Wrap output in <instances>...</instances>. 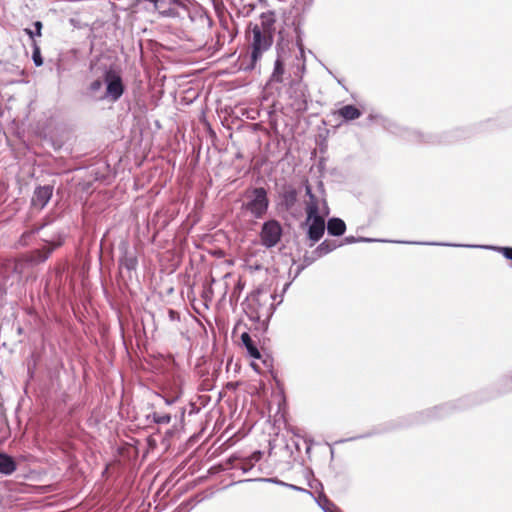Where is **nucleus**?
Listing matches in <instances>:
<instances>
[{"label": "nucleus", "instance_id": "1", "mask_svg": "<svg viewBox=\"0 0 512 512\" xmlns=\"http://www.w3.org/2000/svg\"><path fill=\"white\" fill-rule=\"evenodd\" d=\"M246 197L247 201L242 204V210L249 212L256 219H262L267 213L270 203L266 189L263 187L253 188L246 193Z\"/></svg>", "mask_w": 512, "mask_h": 512}, {"label": "nucleus", "instance_id": "2", "mask_svg": "<svg viewBox=\"0 0 512 512\" xmlns=\"http://www.w3.org/2000/svg\"><path fill=\"white\" fill-rule=\"evenodd\" d=\"M273 295H264L257 291L251 296L249 309H251L249 317L256 321H267L274 313Z\"/></svg>", "mask_w": 512, "mask_h": 512}, {"label": "nucleus", "instance_id": "3", "mask_svg": "<svg viewBox=\"0 0 512 512\" xmlns=\"http://www.w3.org/2000/svg\"><path fill=\"white\" fill-rule=\"evenodd\" d=\"M250 30L252 33V51L250 64L246 67V70L254 69L257 61L262 57V54L267 51L273 43V36L264 33L263 29H259L258 24L250 25Z\"/></svg>", "mask_w": 512, "mask_h": 512}, {"label": "nucleus", "instance_id": "4", "mask_svg": "<svg viewBox=\"0 0 512 512\" xmlns=\"http://www.w3.org/2000/svg\"><path fill=\"white\" fill-rule=\"evenodd\" d=\"M305 192L308 197V200L305 201L306 215H309V218H312L314 215L328 216L330 209L325 199L323 183H318V192L316 193L312 191L309 184H306Z\"/></svg>", "mask_w": 512, "mask_h": 512}, {"label": "nucleus", "instance_id": "5", "mask_svg": "<svg viewBox=\"0 0 512 512\" xmlns=\"http://www.w3.org/2000/svg\"><path fill=\"white\" fill-rule=\"evenodd\" d=\"M105 91L99 96V100L117 102L125 91V86L121 75L114 69L105 68L104 73Z\"/></svg>", "mask_w": 512, "mask_h": 512}, {"label": "nucleus", "instance_id": "6", "mask_svg": "<svg viewBox=\"0 0 512 512\" xmlns=\"http://www.w3.org/2000/svg\"><path fill=\"white\" fill-rule=\"evenodd\" d=\"M283 229L279 221L270 219L262 224L259 233L260 243L266 249L275 247L282 238Z\"/></svg>", "mask_w": 512, "mask_h": 512}, {"label": "nucleus", "instance_id": "7", "mask_svg": "<svg viewBox=\"0 0 512 512\" xmlns=\"http://www.w3.org/2000/svg\"><path fill=\"white\" fill-rule=\"evenodd\" d=\"M291 56L288 44L277 45V57L274 62V68L270 76L269 82L282 83L284 81L285 65Z\"/></svg>", "mask_w": 512, "mask_h": 512}, {"label": "nucleus", "instance_id": "8", "mask_svg": "<svg viewBox=\"0 0 512 512\" xmlns=\"http://www.w3.org/2000/svg\"><path fill=\"white\" fill-rule=\"evenodd\" d=\"M325 217L324 215H314L309 218V215H306L305 225L308 226L307 237L311 241L310 247L323 237L326 228Z\"/></svg>", "mask_w": 512, "mask_h": 512}, {"label": "nucleus", "instance_id": "9", "mask_svg": "<svg viewBox=\"0 0 512 512\" xmlns=\"http://www.w3.org/2000/svg\"><path fill=\"white\" fill-rule=\"evenodd\" d=\"M410 243L411 244H419V245H439V246L491 249V250H497V251L501 252L505 258L512 260V247H495V246H490V245H461V244L438 243V242H410Z\"/></svg>", "mask_w": 512, "mask_h": 512}, {"label": "nucleus", "instance_id": "10", "mask_svg": "<svg viewBox=\"0 0 512 512\" xmlns=\"http://www.w3.org/2000/svg\"><path fill=\"white\" fill-rule=\"evenodd\" d=\"M53 194V187L50 185L39 186L35 189L31 199V204L34 208L43 209Z\"/></svg>", "mask_w": 512, "mask_h": 512}, {"label": "nucleus", "instance_id": "11", "mask_svg": "<svg viewBox=\"0 0 512 512\" xmlns=\"http://www.w3.org/2000/svg\"><path fill=\"white\" fill-rule=\"evenodd\" d=\"M120 249L122 251V256L119 259V267L121 269L124 268L129 272L136 270L138 264L137 257L128 251L126 244H122Z\"/></svg>", "mask_w": 512, "mask_h": 512}, {"label": "nucleus", "instance_id": "12", "mask_svg": "<svg viewBox=\"0 0 512 512\" xmlns=\"http://www.w3.org/2000/svg\"><path fill=\"white\" fill-rule=\"evenodd\" d=\"M449 411V405L444 404L440 406H435L433 408L427 409L425 411L420 412L417 415V418L419 422H424L427 420L443 417L446 415Z\"/></svg>", "mask_w": 512, "mask_h": 512}, {"label": "nucleus", "instance_id": "13", "mask_svg": "<svg viewBox=\"0 0 512 512\" xmlns=\"http://www.w3.org/2000/svg\"><path fill=\"white\" fill-rule=\"evenodd\" d=\"M281 204L286 208V210L292 209L298 199V192L296 188L291 185L284 186L281 193Z\"/></svg>", "mask_w": 512, "mask_h": 512}, {"label": "nucleus", "instance_id": "14", "mask_svg": "<svg viewBox=\"0 0 512 512\" xmlns=\"http://www.w3.org/2000/svg\"><path fill=\"white\" fill-rule=\"evenodd\" d=\"M61 242H48L42 249H37L32 253L31 261L35 264L42 263L48 259L52 251L59 247Z\"/></svg>", "mask_w": 512, "mask_h": 512}, {"label": "nucleus", "instance_id": "15", "mask_svg": "<svg viewBox=\"0 0 512 512\" xmlns=\"http://www.w3.org/2000/svg\"><path fill=\"white\" fill-rule=\"evenodd\" d=\"M336 113L345 121L356 120L362 115L361 110L352 104L344 105L339 108Z\"/></svg>", "mask_w": 512, "mask_h": 512}, {"label": "nucleus", "instance_id": "16", "mask_svg": "<svg viewBox=\"0 0 512 512\" xmlns=\"http://www.w3.org/2000/svg\"><path fill=\"white\" fill-rule=\"evenodd\" d=\"M345 222L337 217L330 218L327 222V231L329 235L341 236L345 233Z\"/></svg>", "mask_w": 512, "mask_h": 512}, {"label": "nucleus", "instance_id": "17", "mask_svg": "<svg viewBox=\"0 0 512 512\" xmlns=\"http://www.w3.org/2000/svg\"><path fill=\"white\" fill-rule=\"evenodd\" d=\"M341 245L342 243H337L335 240H325L317 246V248L313 251V254L315 255V258H321L334 251Z\"/></svg>", "mask_w": 512, "mask_h": 512}, {"label": "nucleus", "instance_id": "18", "mask_svg": "<svg viewBox=\"0 0 512 512\" xmlns=\"http://www.w3.org/2000/svg\"><path fill=\"white\" fill-rule=\"evenodd\" d=\"M17 468L16 462L8 454L0 452V473L11 475Z\"/></svg>", "mask_w": 512, "mask_h": 512}, {"label": "nucleus", "instance_id": "19", "mask_svg": "<svg viewBox=\"0 0 512 512\" xmlns=\"http://www.w3.org/2000/svg\"><path fill=\"white\" fill-rule=\"evenodd\" d=\"M241 341H242L243 345L245 346L248 354L252 358H254V359H260L261 358L260 351L258 350L256 344L252 340V338L249 335V333H247V332L242 333L241 334Z\"/></svg>", "mask_w": 512, "mask_h": 512}, {"label": "nucleus", "instance_id": "20", "mask_svg": "<svg viewBox=\"0 0 512 512\" xmlns=\"http://www.w3.org/2000/svg\"><path fill=\"white\" fill-rule=\"evenodd\" d=\"M261 25H259V29H263V32L266 34H270L273 36L274 33V23L275 18L273 13H262L260 16Z\"/></svg>", "mask_w": 512, "mask_h": 512}, {"label": "nucleus", "instance_id": "21", "mask_svg": "<svg viewBox=\"0 0 512 512\" xmlns=\"http://www.w3.org/2000/svg\"><path fill=\"white\" fill-rule=\"evenodd\" d=\"M499 390L502 393L512 391V370L504 374L498 381Z\"/></svg>", "mask_w": 512, "mask_h": 512}, {"label": "nucleus", "instance_id": "22", "mask_svg": "<svg viewBox=\"0 0 512 512\" xmlns=\"http://www.w3.org/2000/svg\"><path fill=\"white\" fill-rule=\"evenodd\" d=\"M102 87H103V82L100 79H96L89 84V86L87 88L88 94L93 99L99 100V96H101V94H102L101 93Z\"/></svg>", "mask_w": 512, "mask_h": 512}, {"label": "nucleus", "instance_id": "23", "mask_svg": "<svg viewBox=\"0 0 512 512\" xmlns=\"http://www.w3.org/2000/svg\"><path fill=\"white\" fill-rule=\"evenodd\" d=\"M316 501L324 512H341L325 495L319 496Z\"/></svg>", "mask_w": 512, "mask_h": 512}, {"label": "nucleus", "instance_id": "24", "mask_svg": "<svg viewBox=\"0 0 512 512\" xmlns=\"http://www.w3.org/2000/svg\"><path fill=\"white\" fill-rule=\"evenodd\" d=\"M262 458V452L261 451H255L253 452L249 457H248V461H249V467L247 468H243V472L244 473H247L249 472L253 466L255 465V463L259 462Z\"/></svg>", "mask_w": 512, "mask_h": 512}, {"label": "nucleus", "instance_id": "25", "mask_svg": "<svg viewBox=\"0 0 512 512\" xmlns=\"http://www.w3.org/2000/svg\"><path fill=\"white\" fill-rule=\"evenodd\" d=\"M33 26L35 28V31H32L30 28H25L24 32L29 36V38L34 39L35 36H41V30L43 27V24L41 21H35L33 23Z\"/></svg>", "mask_w": 512, "mask_h": 512}, {"label": "nucleus", "instance_id": "26", "mask_svg": "<svg viewBox=\"0 0 512 512\" xmlns=\"http://www.w3.org/2000/svg\"><path fill=\"white\" fill-rule=\"evenodd\" d=\"M42 227H39V228H36V229H33V230H30V231H25L24 233H22L20 239H19V245L21 246H27L29 244V240L33 237V235L38 232Z\"/></svg>", "mask_w": 512, "mask_h": 512}, {"label": "nucleus", "instance_id": "27", "mask_svg": "<svg viewBox=\"0 0 512 512\" xmlns=\"http://www.w3.org/2000/svg\"><path fill=\"white\" fill-rule=\"evenodd\" d=\"M150 418V416H148ZM152 419H153V422L157 423V424H168L170 423L171 421V415L170 414H158V413H153L151 415Z\"/></svg>", "mask_w": 512, "mask_h": 512}, {"label": "nucleus", "instance_id": "28", "mask_svg": "<svg viewBox=\"0 0 512 512\" xmlns=\"http://www.w3.org/2000/svg\"><path fill=\"white\" fill-rule=\"evenodd\" d=\"M375 241H377V240L372 239V238H365V237L356 238L354 236H347L344 238L342 245L356 243V242H375Z\"/></svg>", "mask_w": 512, "mask_h": 512}, {"label": "nucleus", "instance_id": "29", "mask_svg": "<svg viewBox=\"0 0 512 512\" xmlns=\"http://www.w3.org/2000/svg\"><path fill=\"white\" fill-rule=\"evenodd\" d=\"M32 59H33L34 64L37 67H39V66H41L43 64V59H42L41 54H40V49L36 45H35L34 50H33Z\"/></svg>", "mask_w": 512, "mask_h": 512}, {"label": "nucleus", "instance_id": "30", "mask_svg": "<svg viewBox=\"0 0 512 512\" xmlns=\"http://www.w3.org/2000/svg\"><path fill=\"white\" fill-rule=\"evenodd\" d=\"M259 480L263 481V482L273 483V484L283 486V487H287V485H288V483H286L282 480H279L278 478H260Z\"/></svg>", "mask_w": 512, "mask_h": 512}, {"label": "nucleus", "instance_id": "31", "mask_svg": "<svg viewBox=\"0 0 512 512\" xmlns=\"http://www.w3.org/2000/svg\"><path fill=\"white\" fill-rule=\"evenodd\" d=\"M287 488L291 489V490H294V491H298V492H302V493H306L310 496H313V493L307 489H304L302 487H299V486H296L294 484H289L287 485Z\"/></svg>", "mask_w": 512, "mask_h": 512}, {"label": "nucleus", "instance_id": "32", "mask_svg": "<svg viewBox=\"0 0 512 512\" xmlns=\"http://www.w3.org/2000/svg\"><path fill=\"white\" fill-rule=\"evenodd\" d=\"M169 5H171L172 7H182V8H186V6L182 3L181 0H169Z\"/></svg>", "mask_w": 512, "mask_h": 512}, {"label": "nucleus", "instance_id": "33", "mask_svg": "<svg viewBox=\"0 0 512 512\" xmlns=\"http://www.w3.org/2000/svg\"><path fill=\"white\" fill-rule=\"evenodd\" d=\"M169 318L171 320H176L178 319V313L174 310H169Z\"/></svg>", "mask_w": 512, "mask_h": 512}, {"label": "nucleus", "instance_id": "34", "mask_svg": "<svg viewBox=\"0 0 512 512\" xmlns=\"http://www.w3.org/2000/svg\"><path fill=\"white\" fill-rule=\"evenodd\" d=\"M249 467V461H248V458L244 459L241 463V465L239 466V468L243 471V468H247Z\"/></svg>", "mask_w": 512, "mask_h": 512}, {"label": "nucleus", "instance_id": "35", "mask_svg": "<svg viewBox=\"0 0 512 512\" xmlns=\"http://www.w3.org/2000/svg\"><path fill=\"white\" fill-rule=\"evenodd\" d=\"M8 267L12 269L13 271L17 270V264L15 262H11L8 264Z\"/></svg>", "mask_w": 512, "mask_h": 512}, {"label": "nucleus", "instance_id": "36", "mask_svg": "<svg viewBox=\"0 0 512 512\" xmlns=\"http://www.w3.org/2000/svg\"><path fill=\"white\" fill-rule=\"evenodd\" d=\"M315 260V258H308V257H305L304 258V261L306 262V264H311L313 261Z\"/></svg>", "mask_w": 512, "mask_h": 512}, {"label": "nucleus", "instance_id": "37", "mask_svg": "<svg viewBox=\"0 0 512 512\" xmlns=\"http://www.w3.org/2000/svg\"><path fill=\"white\" fill-rule=\"evenodd\" d=\"M164 8H173V7L171 5H169V1L168 2L165 1Z\"/></svg>", "mask_w": 512, "mask_h": 512}]
</instances>
